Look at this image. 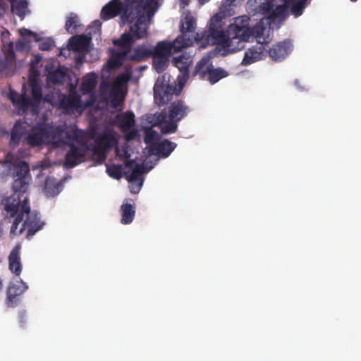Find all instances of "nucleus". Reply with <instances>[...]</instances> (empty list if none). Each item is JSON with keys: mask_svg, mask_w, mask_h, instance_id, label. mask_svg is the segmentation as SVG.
<instances>
[{"mask_svg": "<svg viewBox=\"0 0 361 361\" xmlns=\"http://www.w3.org/2000/svg\"><path fill=\"white\" fill-rule=\"evenodd\" d=\"M12 176L13 194L6 200L4 204L6 217L8 219H14L10 234L18 236L26 229V238H30L43 228L45 223L41 221L38 212L31 211L27 196L21 200L20 196L27 192L32 180L29 164L24 161L13 164Z\"/></svg>", "mask_w": 361, "mask_h": 361, "instance_id": "nucleus-1", "label": "nucleus"}, {"mask_svg": "<svg viewBox=\"0 0 361 361\" xmlns=\"http://www.w3.org/2000/svg\"><path fill=\"white\" fill-rule=\"evenodd\" d=\"M152 4H157L156 0H126L122 3L121 0H111L102 8L100 17L104 20L113 18L123 13L121 18L125 23L136 24L137 20L143 16V23L149 30V18L153 15L150 12Z\"/></svg>", "mask_w": 361, "mask_h": 361, "instance_id": "nucleus-2", "label": "nucleus"}, {"mask_svg": "<svg viewBox=\"0 0 361 361\" xmlns=\"http://www.w3.org/2000/svg\"><path fill=\"white\" fill-rule=\"evenodd\" d=\"M223 19L224 16L221 13H216L211 18L202 48L209 45H218L221 47V55L226 56L243 49L245 42L224 30Z\"/></svg>", "mask_w": 361, "mask_h": 361, "instance_id": "nucleus-3", "label": "nucleus"}, {"mask_svg": "<svg viewBox=\"0 0 361 361\" xmlns=\"http://www.w3.org/2000/svg\"><path fill=\"white\" fill-rule=\"evenodd\" d=\"M142 19L143 16L137 20L136 24H133L129 27L128 32H124L120 38L113 41L114 44L118 47L119 50L113 53L108 61V66L111 69L121 66L125 60L128 59V52L130 51L133 44L137 40L147 37V27L142 21Z\"/></svg>", "mask_w": 361, "mask_h": 361, "instance_id": "nucleus-4", "label": "nucleus"}, {"mask_svg": "<svg viewBox=\"0 0 361 361\" xmlns=\"http://www.w3.org/2000/svg\"><path fill=\"white\" fill-rule=\"evenodd\" d=\"M248 13L252 16H261L270 24L276 19L284 18L287 14L286 5H276L274 0H248Z\"/></svg>", "mask_w": 361, "mask_h": 361, "instance_id": "nucleus-5", "label": "nucleus"}, {"mask_svg": "<svg viewBox=\"0 0 361 361\" xmlns=\"http://www.w3.org/2000/svg\"><path fill=\"white\" fill-rule=\"evenodd\" d=\"M196 19L190 13L186 14L180 20V30L181 35L176 39V44L179 42L185 47L192 46L196 42L200 48L204 45V37L207 35V30H204L201 33L196 32Z\"/></svg>", "mask_w": 361, "mask_h": 361, "instance_id": "nucleus-6", "label": "nucleus"}, {"mask_svg": "<svg viewBox=\"0 0 361 361\" xmlns=\"http://www.w3.org/2000/svg\"><path fill=\"white\" fill-rule=\"evenodd\" d=\"M68 137L80 143L78 145H75L74 144L70 145V149L66 155V166L68 168H73L83 161L87 149L90 148L85 142L84 132L79 130L78 129H73L68 132Z\"/></svg>", "mask_w": 361, "mask_h": 361, "instance_id": "nucleus-7", "label": "nucleus"}, {"mask_svg": "<svg viewBox=\"0 0 361 361\" xmlns=\"http://www.w3.org/2000/svg\"><path fill=\"white\" fill-rule=\"evenodd\" d=\"M57 107L68 114L74 113L75 111L81 112L84 109L81 98L76 93L62 94L59 97Z\"/></svg>", "mask_w": 361, "mask_h": 361, "instance_id": "nucleus-8", "label": "nucleus"}, {"mask_svg": "<svg viewBox=\"0 0 361 361\" xmlns=\"http://www.w3.org/2000/svg\"><path fill=\"white\" fill-rule=\"evenodd\" d=\"M5 61L0 60V74L4 73L6 76H10L16 71V54L13 49V42L8 43L4 48Z\"/></svg>", "mask_w": 361, "mask_h": 361, "instance_id": "nucleus-9", "label": "nucleus"}, {"mask_svg": "<svg viewBox=\"0 0 361 361\" xmlns=\"http://www.w3.org/2000/svg\"><path fill=\"white\" fill-rule=\"evenodd\" d=\"M293 49L292 40L286 39L273 44L269 50V56L274 61H281L291 53Z\"/></svg>", "mask_w": 361, "mask_h": 361, "instance_id": "nucleus-10", "label": "nucleus"}, {"mask_svg": "<svg viewBox=\"0 0 361 361\" xmlns=\"http://www.w3.org/2000/svg\"><path fill=\"white\" fill-rule=\"evenodd\" d=\"M31 94L32 98L27 96L25 94V98L23 99V102H26L27 109H31L33 115L37 114L39 112V105L43 99L42 89L39 83L34 80L31 82Z\"/></svg>", "mask_w": 361, "mask_h": 361, "instance_id": "nucleus-11", "label": "nucleus"}, {"mask_svg": "<svg viewBox=\"0 0 361 361\" xmlns=\"http://www.w3.org/2000/svg\"><path fill=\"white\" fill-rule=\"evenodd\" d=\"M183 48L185 47L180 42L178 44H176L175 39L172 42L167 41L159 42L154 47H151V51H152V56L169 58L172 51L176 53Z\"/></svg>", "mask_w": 361, "mask_h": 361, "instance_id": "nucleus-12", "label": "nucleus"}, {"mask_svg": "<svg viewBox=\"0 0 361 361\" xmlns=\"http://www.w3.org/2000/svg\"><path fill=\"white\" fill-rule=\"evenodd\" d=\"M175 88L169 84H159L157 80L154 87V102L162 106L168 103L171 99Z\"/></svg>", "mask_w": 361, "mask_h": 361, "instance_id": "nucleus-13", "label": "nucleus"}, {"mask_svg": "<svg viewBox=\"0 0 361 361\" xmlns=\"http://www.w3.org/2000/svg\"><path fill=\"white\" fill-rule=\"evenodd\" d=\"M190 108L182 100H178L172 102L169 106L168 116L169 119H173L179 122L186 117L190 112Z\"/></svg>", "mask_w": 361, "mask_h": 361, "instance_id": "nucleus-14", "label": "nucleus"}, {"mask_svg": "<svg viewBox=\"0 0 361 361\" xmlns=\"http://www.w3.org/2000/svg\"><path fill=\"white\" fill-rule=\"evenodd\" d=\"M176 143L164 139L154 146H149V152L151 154L166 158L176 149Z\"/></svg>", "mask_w": 361, "mask_h": 361, "instance_id": "nucleus-15", "label": "nucleus"}, {"mask_svg": "<svg viewBox=\"0 0 361 361\" xmlns=\"http://www.w3.org/2000/svg\"><path fill=\"white\" fill-rule=\"evenodd\" d=\"M152 56L151 47L148 44H142L128 52V60L135 62H142L147 61Z\"/></svg>", "mask_w": 361, "mask_h": 361, "instance_id": "nucleus-16", "label": "nucleus"}, {"mask_svg": "<svg viewBox=\"0 0 361 361\" xmlns=\"http://www.w3.org/2000/svg\"><path fill=\"white\" fill-rule=\"evenodd\" d=\"M28 286L21 280L18 283L11 284L7 290V306L14 307L17 302V297L25 292Z\"/></svg>", "mask_w": 361, "mask_h": 361, "instance_id": "nucleus-17", "label": "nucleus"}, {"mask_svg": "<svg viewBox=\"0 0 361 361\" xmlns=\"http://www.w3.org/2000/svg\"><path fill=\"white\" fill-rule=\"evenodd\" d=\"M48 135V131L44 126H37L32 128L31 133L25 138L26 142L32 146H40L44 142V139Z\"/></svg>", "mask_w": 361, "mask_h": 361, "instance_id": "nucleus-18", "label": "nucleus"}, {"mask_svg": "<svg viewBox=\"0 0 361 361\" xmlns=\"http://www.w3.org/2000/svg\"><path fill=\"white\" fill-rule=\"evenodd\" d=\"M264 49L262 45L253 46L250 48L245 53L242 61V65L247 66L257 61L261 60L265 56Z\"/></svg>", "mask_w": 361, "mask_h": 361, "instance_id": "nucleus-19", "label": "nucleus"}, {"mask_svg": "<svg viewBox=\"0 0 361 361\" xmlns=\"http://www.w3.org/2000/svg\"><path fill=\"white\" fill-rule=\"evenodd\" d=\"M122 224H130L135 215V204L132 199L126 200L121 206Z\"/></svg>", "mask_w": 361, "mask_h": 361, "instance_id": "nucleus-20", "label": "nucleus"}, {"mask_svg": "<svg viewBox=\"0 0 361 361\" xmlns=\"http://www.w3.org/2000/svg\"><path fill=\"white\" fill-rule=\"evenodd\" d=\"M118 142L116 137L109 133H103L94 139V145L109 152Z\"/></svg>", "mask_w": 361, "mask_h": 361, "instance_id": "nucleus-21", "label": "nucleus"}, {"mask_svg": "<svg viewBox=\"0 0 361 361\" xmlns=\"http://www.w3.org/2000/svg\"><path fill=\"white\" fill-rule=\"evenodd\" d=\"M172 63L178 68L183 77H188L189 67L192 63V59L190 56L181 54L177 57H174Z\"/></svg>", "mask_w": 361, "mask_h": 361, "instance_id": "nucleus-22", "label": "nucleus"}, {"mask_svg": "<svg viewBox=\"0 0 361 361\" xmlns=\"http://www.w3.org/2000/svg\"><path fill=\"white\" fill-rule=\"evenodd\" d=\"M9 269L16 276H20L22 271V265L20 258V246H16L8 256Z\"/></svg>", "mask_w": 361, "mask_h": 361, "instance_id": "nucleus-23", "label": "nucleus"}, {"mask_svg": "<svg viewBox=\"0 0 361 361\" xmlns=\"http://www.w3.org/2000/svg\"><path fill=\"white\" fill-rule=\"evenodd\" d=\"M90 44V38L84 35H75L68 40V47L70 49L79 51L85 50Z\"/></svg>", "mask_w": 361, "mask_h": 361, "instance_id": "nucleus-24", "label": "nucleus"}, {"mask_svg": "<svg viewBox=\"0 0 361 361\" xmlns=\"http://www.w3.org/2000/svg\"><path fill=\"white\" fill-rule=\"evenodd\" d=\"M116 122L121 129L128 130L135 125V114L131 111L118 114Z\"/></svg>", "mask_w": 361, "mask_h": 361, "instance_id": "nucleus-25", "label": "nucleus"}, {"mask_svg": "<svg viewBox=\"0 0 361 361\" xmlns=\"http://www.w3.org/2000/svg\"><path fill=\"white\" fill-rule=\"evenodd\" d=\"M8 97L13 105L18 109V114L23 115L27 111L26 102H23V99L25 98V92L22 93L19 95L16 92L10 90Z\"/></svg>", "mask_w": 361, "mask_h": 361, "instance_id": "nucleus-26", "label": "nucleus"}, {"mask_svg": "<svg viewBox=\"0 0 361 361\" xmlns=\"http://www.w3.org/2000/svg\"><path fill=\"white\" fill-rule=\"evenodd\" d=\"M11 11L21 20L30 13L27 0H11Z\"/></svg>", "mask_w": 361, "mask_h": 361, "instance_id": "nucleus-27", "label": "nucleus"}, {"mask_svg": "<svg viewBox=\"0 0 361 361\" xmlns=\"http://www.w3.org/2000/svg\"><path fill=\"white\" fill-rule=\"evenodd\" d=\"M211 66L212 63H209V59L204 57L197 63L192 75H198L199 78L202 80L206 79Z\"/></svg>", "mask_w": 361, "mask_h": 361, "instance_id": "nucleus-28", "label": "nucleus"}, {"mask_svg": "<svg viewBox=\"0 0 361 361\" xmlns=\"http://www.w3.org/2000/svg\"><path fill=\"white\" fill-rule=\"evenodd\" d=\"M97 76L95 73H91L86 75L81 83V91L83 94L92 92L97 84Z\"/></svg>", "mask_w": 361, "mask_h": 361, "instance_id": "nucleus-29", "label": "nucleus"}, {"mask_svg": "<svg viewBox=\"0 0 361 361\" xmlns=\"http://www.w3.org/2000/svg\"><path fill=\"white\" fill-rule=\"evenodd\" d=\"M60 184L51 177H47L44 181L43 192L47 197H51L59 193Z\"/></svg>", "mask_w": 361, "mask_h": 361, "instance_id": "nucleus-30", "label": "nucleus"}, {"mask_svg": "<svg viewBox=\"0 0 361 361\" xmlns=\"http://www.w3.org/2000/svg\"><path fill=\"white\" fill-rule=\"evenodd\" d=\"M226 30L231 35L238 37L245 42H248L251 38L250 27H228Z\"/></svg>", "mask_w": 361, "mask_h": 361, "instance_id": "nucleus-31", "label": "nucleus"}, {"mask_svg": "<svg viewBox=\"0 0 361 361\" xmlns=\"http://www.w3.org/2000/svg\"><path fill=\"white\" fill-rule=\"evenodd\" d=\"M227 75V72L224 69L221 68H213L212 66L206 78L210 82V83L214 84Z\"/></svg>", "mask_w": 361, "mask_h": 361, "instance_id": "nucleus-32", "label": "nucleus"}, {"mask_svg": "<svg viewBox=\"0 0 361 361\" xmlns=\"http://www.w3.org/2000/svg\"><path fill=\"white\" fill-rule=\"evenodd\" d=\"M80 27L79 19L76 14L71 13L67 18L65 28L69 34L75 33Z\"/></svg>", "mask_w": 361, "mask_h": 361, "instance_id": "nucleus-33", "label": "nucleus"}, {"mask_svg": "<svg viewBox=\"0 0 361 361\" xmlns=\"http://www.w3.org/2000/svg\"><path fill=\"white\" fill-rule=\"evenodd\" d=\"M144 142L149 146H154L159 142L160 135L152 129V128H146L144 130Z\"/></svg>", "mask_w": 361, "mask_h": 361, "instance_id": "nucleus-34", "label": "nucleus"}, {"mask_svg": "<svg viewBox=\"0 0 361 361\" xmlns=\"http://www.w3.org/2000/svg\"><path fill=\"white\" fill-rule=\"evenodd\" d=\"M22 135H23V129L18 125V122H16L11 130V139H10V142H9L10 146L12 147H17L20 143Z\"/></svg>", "mask_w": 361, "mask_h": 361, "instance_id": "nucleus-35", "label": "nucleus"}, {"mask_svg": "<svg viewBox=\"0 0 361 361\" xmlns=\"http://www.w3.org/2000/svg\"><path fill=\"white\" fill-rule=\"evenodd\" d=\"M264 18H262L260 21L257 23L253 27L250 26L251 32V37H255L257 41L263 38L265 26L264 23Z\"/></svg>", "mask_w": 361, "mask_h": 361, "instance_id": "nucleus-36", "label": "nucleus"}, {"mask_svg": "<svg viewBox=\"0 0 361 361\" xmlns=\"http://www.w3.org/2000/svg\"><path fill=\"white\" fill-rule=\"evenodd\" d=\"M148 171L149 170H146L143 164H135V167L133 168L131 173L128 177V180L129 182H133L137 180L141 182V180H142V179L141 178L142 174L147 173Z\"/></svg>", "mask_w": 361, "mask_h": 361, "instance_id": "nucleus-37", "label": "nucleus"}, {"mask_svg": "<svg viewBox=\"0 0 361 361\" xmlns=\"http://www.w3.org/2000/svg\"><path fill=\"white\" fill-rule=\"evenodd\" d=\"M66 73L61 68L50 71L48 73L47 78L53 84H61L65 79Z\"/></svg>", "mask_w": 361, "mask_h": 361, "instance_id": "nucleus-38", "label": "nucleus"}, {"mask_svg": "<svg viewBox=\"0 0 361 361\" xmlns=\"http://www.w3.org/2000/svg\"><path fill=\"white\" fill-rule=\"evenodd\" d=\"M307 4L308 0L297 1L292 5L290 8L291 14L293 15L295 18L300 16L302 14L303 10L305 9Z\"/></svg>", "mask_w": 361, "mask_h": 361, "instance_id": "nucleus-39", "label": "nucleus"}, {"mask_svg": "<svg viewBox=\"0 0 361 361\" xmlns=\"http://www.w3.org/2000/svg\"><path fill=\"white\" fill-rule=\"evenodd\" d=\"M153 58V66L159 73H162L168 66L169 58L152 56Z\"/></svg>", "mask_w": 361, "mask_h": 361, "instance_id": "nucleus-40", "label": "nucleus"}, {"mask_svg": "<svg viewBox=\"0 0 361 361\" xmlns=\"http://www.w3.org/2000/svg\"><path fill=\"white\" fill-rule=\"evenodd\" d=\"M178 123L173 119H169V121H166L161 127V132L163 134H171L174 133L178 129Z\"/></svg>", "mask_w": 361, "mask_h": 361, "instance_id": "nucleus-41", "label": "nucleus"}, {"mask_svg": "<svg viewBox=\"0 0 361 361\" xmlns=\"http://www.w3.org/2000/svg\"><path fill=\"white\" fill-rule=\"evenodd\" d=\"M122 166L119 164H112L106 168L108 175L115 179H120L122 177Z\"/></svg>", "mask_w": 361, "mask_h": 361, "instance_id": "nucleus-42", "label": "nucleus"}, {"mask_svg": "<svg viewBox=\"0 0 361 361\" xmlns=\"http://www.w3.org/2000/svg\"><path fill=\"white\" fill-rule=\"evenodd\" d=\"M250 18L249 16L244 15L236 17L233 19V23L230 24L228 27H250Z\"/></svg>", "mask_w": 361, "mask_h": 361, "instance_id": "nucleus-43", "label": "nucleus"}, {"mask_svg": "<svg viewBox=\"0 0 361 361\" xmlns=\"http://www.w3.org/2000/svg\"><path fill=\"white\" fill-rule=\"evenodd\" d=\"M93 157H95L99 164L103 163L106 158V150L102 149L97 146H93L92 148Z\"/></svg>", "mask_w": 361, "mask_h": 361, "instance_id": "nucleus-44", "label": "nucleus"}, {"mask_svg": "<svg viewBox=\"0 0 361 361\" xmlns=\"http://www.w3.org/2000/svg\"><path fill=\"white\" fill-rule=\"evenodd\" d=\"M169 118L168 113L165 111L157 113L154 115V123L152 126H161L166 121V118Z\"/></svg>", "mask_w": 361, "mask_h": 361, "instance_id": "nucleus-45", "label": "nucleus"}, {"mask_svg": "<svg viewBox=\"0 0 361 361\" xmlns=\"http://www.w3.org/2000/svg\"><path fill=\"white\" fill-rule=\"evenodd\" d=\"M54 45V42L50 39H46L40 42L39 49L42 51L50 50Z\"/></svg>", "mask_w": 361, "mask_h": 361, "instance_id": "nucleus-46", "label": "nucleus"}, {"mask_svg": "<svg viewBox=\"0 0 361 361\" xmlns=\"http://www.w3.org/2000/svg\"><path fill=\"white\" fill-rule=\"evenodd\" d=\"M142 183L143 180H141V182H140L138 184L131 183L130 185L129 186L130 192L133 194L138 193L141 189Z\"/></svg>", "mask_w": 361, "mask_h": 361, "instance_id": "nucleus-47", "label": "nucleus"}, {"mask_svg": "<svg viewBox=\"0 0 361 361\" xmlns=\"http://www.w3.org/2000/svg\"><path fill=\"white\" fill-rule=\"evenodd\" d=\"M130 77L127 74H122L116 78V82L118 83L127 82L130 80Z\"/></svg>", "mask_w": 361, "mask_h": 361, "instance_id": "nucleus-48", "label": "nucleus"}, {"mask_svg": "<svg viewBox=\"0 0 361 361\" xmlns=\"http://www.w3.org/2000/svg\"><path fill=\"white\" fill-rule=\"evenodd\" d=\"M21 35H27V36H37V35L32 32L31 30H27V29H24L23 30H22L20 32Z\"/></svg>", "mask_w": 361, "mask_h": 361, "instance_id": "nucleus-49", "label": "nucleus"}, {"mask_svg": "<svg viewBox=\"0 0 361 361\" xmlns=\"http://www.w3.org/2000/svg\"><path fill=\"white\" fill-rule=\"evenodd\" d=\"M13 158V156L11 153H8L6 156V161L7 163H11L12 161Z\"/></svg>", "mask_w": 361, "mask_h": 361, "instance_id": "nucleus-50", "label": "nucleus"}, {"mask_svg": "<svg viewBox=\"0 0 361 361\" xmlns=\"http://www.w3.org/2000/svg\"><path fill=\"white\" fill-rule=\"evenodd\" d=\"M134 164H135V160H132V159H130V160H128V161H127L126 162V166L127 167H132V166H133V165Z\"/></svg>", "mask_w": 361, "mask_h": 361, "instance_id": "nucleus-51", "label": "nucleus"}, {"mask_svg": "<svg viewBox=\"0 0 361 361\" xmlns=\"http://www.w3.org/2000/svg\"><path fill=\"white\" fill-rule=\"evenodd\" d=\"M135 135V133H128V134L126 135V139H127L128 140H133V139H134Z\"/></svg>", "mask_w": 361, "mask_h": 361, "instance_id": "nucleus-52", "label": "nucleus"}, {"mask_svg": "<svg viewBox=\"0 0 361 361\" xmlns=\"http://www.w3.org/2000/svg\"><path fill=\"white\" fill-rule=\"evenodd\" d=\"M92 24L97 28H100L102 26V23L99 20H95L92 23Z\"/></svg>", "mask_w": 361, "mask_h": 361, "instance_id": "nucleus-53", "label": "nucleus"}, {"mask_svg": "<svg viewBox=\"0 0 361 361\" xmlns=\"http://www.w3.org/2000/svg\"><path fill=\"white\" fill-rule=\"evenodd\" d=\"M188 0H180V6L184 8L186 5H188Z\"/></svg>", "mask_w": 361, "mask_h": 361, "instance_id": "nucleus-54", "label": "nucleus"}, {"mask_svg": "<svg viewBox=\"0 0 361 361\" xmlns=\"http://www.w3.org/2000/svg\"><path fill=\"white\" fill-rule=\"evenodd\" d=\"M293 0H283L284 4L283 5H286L287 7L288 6V4L292 1Z\"/></svg>", "mask_w": 361, "mask_h": 361, "instance_id": "nucleus-55", "label": "nucleus"}, {"mask_svg": "<svg viewBox=\"0 0 361 361\" xmlns=\"http://www.w3.org/2000/svg\"><path fill=\"white\" fill-rule=\"evenodd\" d=\"M198 1L201 4H204L205 3L208 2L209 0H198Z\"/></svg>", "mask_w": 361, "mask_h": 361, "instance_id": "nucleus-56", "label": "nucleus"}, {"mask_svg": "<svg viewBox=\"0 0 361 361\" xmlns=\"http://www.w3.org/2000/svg\"><path fill=\"white\" fill-rule=\"evenodd\" d=\"M115 101H116V99H114V100L112 101V102H113V104H112V106H114V107H117V106H119L121 104H115V103H114V102H115Z\"/></svg>", "mask_w": 361, "mask_h": 361, "instance_id": "nucleus-57", "label": "nucleus"}, {"mask_svg": "<svg viewBox=\"0 0 361 361\" xmlns=\"http://www.w3.org/2000/svg\"><path fill=\"white\" fill-rule=\"evenodd\" d=\"M3 288V281L0 278V290Z\"/></svg>", "mask_w": 361, "mask_h": 361, "instance_id": "nucleus-58", "label": "nucleus"}, {"mask_svg": "<svg viewBox=\"0 0 361 361\" xmlns=\"http://www.w3.org/2000/svg\"><path fill=\"white\" fill-rule=\"evenodd\" d=\"M235 0H227V1H228L230 4H232L233 2H234Z\"/></svg>", "mask_w": 361, "mask_h": 361, "instance_id": "nucleus-59", "label": "nucleus"}, {"mask_svg": "<svg viewBox=\"0 0 361 361\" xmlns=\"http://www.w3.org/2000/svg\"><path fill=\"white\" fill-rule=\"evenodd\" d=\"M94 133L93 132V133H91L90 137H91L92 138H93V137H94Z\"/></svg>", "mask_w": 361, "mask_h": 361, "instance_id": "nucleus-60", "label": "nucleus"}, {"mask_svg": "<svg viewBox=\"0 0 361 361\" xmlns=\"http://www.w3.org/2000/svg\"><path fill=\"white\" fill-rule=\"evenodd\" d=\"M357 0H350L352 2H356Z\"/></svg>", "mask_w": 361, "mask_h": 361, "instance_id": "nucleus-61", "label": "nucleus"}, {"mask_svg": "<svg viewBox=\"0 0 361 361\" xmlns=\"http://www.w3.org/2000/svg\"><path fill=\"white\" fill-rule=\"evenodd\" d=\"M142 70H145V68H146V66H143L142 67Z\"/></svg>", "mask_w": 361, "mask_h": 361, "instance_id": "nucleus-62", "label": "nucleus"}, {"mask_svg": "<svg viewBox=\"0 0 361 361\" xmlns=\"http://www.w3.org/2000/svg\"><path fill=\"white\" fill-rule=\"evenodd\" d=\"M298 80H295V85H297V84H298Z\"/></svg>", "mask_w": 361, "mask_h": 361, "instance_id": "nucleus-63", "label": "nucleus"}]
</instances>
